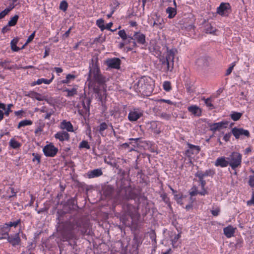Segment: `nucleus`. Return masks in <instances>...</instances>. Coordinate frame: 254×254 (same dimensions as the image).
<instances>
[{
	"label": "nucleus",
	"mask_w": 254,
	"mask_h": 254,
	"mask_svg": "<svg viewBox=\"0 0 254 254\" xmlns=\"http://www.w3.org/2000/svg\"><path fill=\"white\" fill-rule=\"evenodd\" d=\"M201 100L204 102L206 106L210 109L212 110L214 108V106L212 103V99L211 98H205V97L202 98Z\"/></svg>",
	"instance_id": "obj_31"
},
{
	"label": "nucleus",
	"mask_w": 254,
	"mask_h": 254,
	"mask_svg": "<svg viewBox=\"0 0 254 254\" xmlns=\"http://www.w3.org/2000/svg\"><path fill=\"white\" fill-rule=\"evenodd\" d=\"M25 96L39 101H41L44 100V97L41 94L34 91H30L26 94Z\"/></svg>",
	"instance_id": "obj_26"
},
{
	"label": "nucleus",
	"mask_w": 254,
	"mask_h": 254,
	"mask_svg": "<svg viewBox=\"0 0 254 254\" xmlns=\"http://www.w3.org/2000/svg\"><path fill=\"white\" fill-rule=\"evenodd\" d=\"M229 165L232 170L236 171L237 168L241 167L242 161V155L238 152H232L227 157ZM234 174L237 175L236 171Z\"/></svg>",
	"instance_id": "obj_5"
},
{
	"label": "nucleus",
	"mask_w": 254,
	"mask_h": 254,
	"mask_svg": "<svg viewBox=\"0 0 254 254\" xmlns=\"http://www.w3.org/2000/svg\"><path fill=\"white\" fill-rule=\"evenodd\" d=\"M177 53L176 48H166V55L164 59L160 60L161 62V70L162 71L167 72L172 71L174 68V57Z\"/></svg>",
	"instance_id": "obj_4"
},
{
	"label": "nucleus",
	"mask_w": 254,
	"mask_h": 254,
	"mask_svg": "<svg viewBox=\"0 0 254 254\" xmlns=\"http://www.w3.org/2000/svg\"><path fill=\"white\" fill-rule=\"evenodd\" d=\"M198 178L199 179V182L201 185V189H205L204 187L206 184V181L203 178Z\"/></svg>",
	"instance_id": "obj_59"
},
{
	"label": "nucleus",
	"mask_w": 254,
	"mask_h": 254,
	"mask_svg": "<svg viewBox=\"0 0 254 254\" xmlns=\"http://www.w3.org/2000/svg\"><path fill=\"white\" fill-rule=\"evenodd\" d=\"M103 175V172L101 168L94 169L88 171L87 173V178L89 179H92L94 178L99 177Z\"/></svg>",
	"instance_id": "obj_17"
},
{
	"label": "nucleus",
	"mask_w": 254,
	"mask_h": 254,
	"mask_svg": "<svg viewBox=\"0 0 254 254\" xmlns=\"http://www.w3.org/2000/svg\"><path fill=\"white\" fill-rule=\"evenodd\" d=\"M92 63L90 64L89 76L95 82L102 84L106 82V78L101 73L98 59H92Z\"/></svg>",
	"instance_id": "obj_2"
},
{
	"label": "nucleus",
	"mask_w": 254,
	"mask_h": 254,
	"mask_svg": "<svg viewBox=\"0 0 254 254\" xmlns=\"http://www.w3.org/2000/svg\"><path fill=\"white\" fill-rule=\"evenodd\" d=\"M18 43L17 39H13L10 42L11 49L13 51L17 52L20 50V48L16 46Z\"/></svg>",
	"instance_id": "obj_34"
},
{
	"label": "nucleus",
	"mask_w": 254,
	"mask_h": 254,
	"mask_svg": "<svg viewBox=\"0 0 254 254\" xmlns=\"http://www.w3.org/2000/svg\"><path fill=\"white\" fill-rule=\"evenodd\" d=\"M128 43L129 46H126L127 52L132 51L138 47V44L140 45H145L146 43V36L140 31L134 32L132 36H128Z\"/></svg>",
	"instance_id": "obj_3"
},
{
	"label": "nucleus",
	"mask_w": 254,
	"mask_h": 254,
	"mask_svg": "<svg viewBox=\"0 0 254 254\" xmlns=\"http://www.w3.org/2000/svg\"><path fill=\"white\" fill-rule=\"evenodd\" d=\"M174 4L175 7H168L166 10V13L168 14V17L169 19L174 18L177 14L176 2L175 0H174Z\"/></svg>",
	"instance_id": "obj_24"
},
{
	"label": "nucleus",
	"mask_w": 254,
	"mask_h": 254,
	"mask_svg": "<svg viewBox=\"0 0 254 254\" xmlns=\"http://www.w3.org/2000/svg\"><path fill=\"white\" fill-rule=\"evenodd\" d=\"M36 31H34L28 38L27 39L25 45H27L30 43L32 40L34 39L35 36Z\"/></svg>",
	"instance_id": "obj_50"
},
{
	"label": "nucleus",
	"mask_w": 254,
	"mask_h": 254,
	"mask_svg": "<svg viewBox=\"0 0 254 254\" xmlns=\"http://www.w3.org/2000/svg\"><path fill=\"white\" fill-rule=\"evenodd\" d=\"M188 149L185 152V154L188 157H191L192 155L197 154L200 151V147L197 145H194L190 143H187Z\"/></svg>",
	"instance_id": "obj_9"
},
{
	"label": "nucleus",
	"mask_w": 254,
	"mask_h": 254,
	"mask_svg": "<svg viewBox=\"0 0 254 254\" xmlns=\"http://www.w3.org/2000/svg\"><path fill=\"white\" fill-rule=\"evenodd\" d=\"M220 211V208L218 207H216L214 209L211 211V214L214 216H217L219 215Z\"/></svg>",
	"instance_id": "obj_54"
},
{
	"label": "nucleus",
	"mask_w": 254,
	"mask_h": 254,
	"mask_svg": "<svg viewBox=\"0 0 254 254\" xmlns=\"http://www.w3.org/2000/svg\"><path fill=\"white\" fill-rule=\"evenodd\" d=\"M188 110L195 116L200 117L201 115V110L196 105L189 106L188 108Z\"/></svg>",
	"instance_id": "obj_21"
},
{
	"label": "nucleus",
	"mask_w": 254,
	"mask_h": 254,
	"mask_svg": "<svg viewBox=\"0 0 254 254\" xmlns=\"http://www.w3.org/2000/svg\"><path fill=\"white\" fill-rule=\"evenodd\" d=\"M163 88L166 92H169L172 90V86L170 81H165L163 83Z\"/></svg>",
	"instance_id": "obj_36"
},
{
	"label": "nucleus",
	"mask_w": 254,
	"mask_h": 254,
	"mask_svg": "<svg viewBox=\"0 0 254 254\" xmlns=\"http://www.w3.org/2000/svg\"><path fill=\"white\" fill-rule=\"evenodd\" d=\"M236 64H235V63L234 62V63H232L231 64V65L230 66V67L227 69L226 70V74L225 75H230L232 71V70L234 68V67L235 66Z\"/></svg>",
	"instance_id": "obj_51"
},
{
	"label": "nucleus",
	"mask_w": 254,
	"mask_h": 254,
	"mask_svg": "<svg viewBox=\"0 0 254 254\" xmlns=\"http://www.w3.org/2000/svg\"><path fill=\"white\" fill-rule=\"evenodd\" d=\"M150 239L151 240L153 244H156V235L155 231L152 230L149 234Z\"/></svg>",
	"instance_id": "obj_48"
},
{
	"label": "nucleus",
	"mask_w": 254,
	"mask_h": 254,
	"mask_svg": "<svg viewBox=\"0 0 254 254\" xmlns=\"http://www.w3.org/2000/svg\"><path fill=\"white\" fill-rule=\"evenodd\" d=\"M205 32L207 34H214L215 29L210 24H207L205 26Z\"/></svg>",
	"instance_id": "obj_37"
},
{
	"label": "nucleus",
	"mask_w": 254,
	"mask_h": 254,
	"mask_svg": "<svg viewBox=\"0 0 254 254\" xmlns=\"http://www.w3.org/2000/svg\"><path fill=\"white\" fill-rule=\"evenodd\" d=\"M158 103H166L169 105H173V103L170 100L160 99L156 101Z\"/></svg>",
	"instance_id": "obj_55"
},
{
	"label": "nucleus",
	"mask_w": 254,
	"mask_h": 254,
	"mask_svg": "<svg viewBox=\"0 0 254 254\" xmlns=\"http://www.w3.org/2000/svg\"><path fill=\"white\" fill-rule=\"evenodd\" d=\"M123 209L125 213L130 217L132 221L138 219L139 214L137 210L133 205L128 203L125 204L123 206Z\"/></svg>",
	"instance_id": "obj_6"
},
{
	"label": "nucleus",
	"mask_w": 254,
	"mask_h": 254,
	"mask_svg": "<svg viewBox=\"0 0 254 254\" xmlns=\"http://www.w3.org/2000/svg\"><path fill=\"white\" fill-rule=\"evenodd\" d=\"M78 86L76 85H73L71 89H68L66 87L63 89V92H66V97H73L77 94Z\"/></svg>",
	"instance_id": "obj_22"
},
{
	"label": "nucleus",
	"mask_w": 254,
	"mask_h": 254,
	"mask_svg": "<svg viewBox=\"0 0 254 254\" xmlns=\"http://www.w3.org/2000/svg\"><path fill=\"white\" fill-rule=\"evenodd\" d=\"M231 137V133H226L224 135L223 137V140H224L226 142H228L230 140Z\"/></svg>",
	"instance_id": "obj_61"
},
{
	"label": "nucleus",
	"mask_w": 254,
	"mask_h": 254,
	"mask_svg": "<svg viewBox=\"0 0 254 254\" xmlns=\"http://www.w3.org/2000/svg\"><path fill=\"white\" fill-rule=\"evenodd\" d=\"M104 162L113 167L116 168V169H118L119 168V165L116 162H112L111 161H108L106 158H104Z\"/></svg>",
	"instance_id": "obj_49"
},
{
	"label": "nucleus",
	"mask_w": 254,
	"mask_h": 254,
	"mask_svg": "<svg viewBox=\"0 0 254 254\" xmlns=\"http://www.w3.org/2000/svg\"><path fill=\"white\" fill-rule=\"evenodd\" d=\"M243 242H244L242 238L237 239L236 241V243L235 244L236 248H242L243 246Z\"/></svg>",
	"instance_id": "obj_52"
},
{
	"label": "nucleus",
	"mask_w": 254,
	"mask_h": 254,
	"mask_svg": "<svg viewBox=\"0 0 254 254\" xmlns=\"http://www.w3.org/2000/svg\"><path fill=\"white\" fill-rule=\"evenodd\" d=\"M76 76L75 75L68 74L66 75L64 79L61 80L58 83V85L62 84H69L71 81L74 80Z\"/></svg>",
	"instance_id": "obj_29"
},
{
	"label": "nucleus",
	"mask_w": 254,
	"mask_h": 254,
	"mask_svg": "<svg viewBox=\"0 0 254 254\" xmlns=\"http://www.w3.org/2000/svg\"><path fill=\"white\" fill-rule=\"evenodd\" d=\"M248 184L251 187H254V176L251 175L249 177Z\"/></svg>",
	"instance_id": "obj_56"
},
{
	"label": "nucleus",
	"mask_w": 254,
	"mask_h": 254,
	"mask_svg": "<svg viewBox=\"0 0 254 254\" xmlns=\"http://www.w3.org/2000/svg\"><path fill=\"white\" fill-rule=\"evenodd\" d=\"M32 156H34L32 161L35 162L36 161L37 162V164H40L41 162V155L38 153H33Z\"/></svg>",
	"instance_id": "obj_47"
},
{
	"label": "nucleus",
	"mask_w": 254,
	"mask_h": 254,
	"mask_svg": "<svg viewBox=\"0 0 254 254\" xmlns=\"http://www.w3.org/2000/svg\"><path fill=\"white\" fill-rule=\"evenodd\" d=\"M9 190H10L11 192V195L9 196V197L16 196L17 192L15 191L14 189L13 188L10 187L9 188Z\"/></svg>",
	"instance_id": "obj_62"
},
{
	"label": "nucleus",
	"mask_w": 254,
	"mask_h": 254,
	"mask_svg": "<svg viewBox=\"0 0 254 254\" xmlns=\"http://www.w3.org/2000/svg\"><path fill=\"white\" fill-rule=\"evenodd\" d=\"M88 224L82 219L71 216L68 220L62 222L59 227L64 239L66 241L73 239L75 237V231H80L84 235L87 231Z\"/></svg>",
	"instance_id": "obj_1"
},
{
	"label": "nucleus",
	"mask_w": 254,
	"mask_h": 254,
	"mask_svg": "<svg viewBox=\"0 0 254 254\" xmlns=\"http://www.w3.org/2000/svg\"><path fill=\"white\" fill-rule=\"evenodd\" d=\"M231 6L228 2H221L217 8V13L221 16H224L228 12V10H231Z\"/></svg>",
	"instance_id": "obj_12"
},
{
	"label": "nucleus",
	"mask_w": 254,
	"mask_h": 254,
	"mask_svg": "<svg viewBox=\"0 0 254 254\" xmlns=\"http://www.w3.org/2000/svg\"><path fill=\"white\" fill-rule=\"evenodd\" d=\"M247 203L248 205L254 204V192H253L251 199L248 201Z\"/></svg>",
	"instance_id": "obj_64"
},
{
	"label": "nucleus",
	"mask_w": 254,
	"mask_h": 254,
	"mask_svg": "<svg viewBox=\"0 0 254 254\" xmlns=\"http://www.w3.org/2000/svg\"><path fill=\"white\" fill-rule=\"evenodd\" d=\"M33 122L32 121L29 120H24L21 121L18 125L17 128H20L22 127H24L27 126H30L32 125Z\"/></svg>",
	"instance_id": "obj_32"
},
{
	"label": "nucleus",
	"mask_w": 254,
	"mask_h": 254,
	"mask_svg": "<svg viewBox=\"0 0 254 254\" xmlns=\"http://www.w3.org/2000/svg\"><path fill=\"white\" fill-rule=\"evenodd\" d=\"M54 137L60 141L64 142V141H68L69 140L70 135L67 132L62 130L57 132L54 135Z\"/></svg>",
	"instance_id": "obj_14"
},
{
	"label": "nucleus",
	"mask_w": 254,
	"mask_h": 254,
	"mask_svg": "<svg viewBox=\"0 0 254 254\" xmlns=\"http://www.w3.org/2000/svg\"><path fill=\"white\" fill-rule=\"evenodd\" d=\"M13 106V105L12 104H9L7 105V107L6 109H5L6 110H5V112L4 113V115L6 116H8L10 113L12 112V110H11V108Z\"/></svg>",
	"instance_id": "obj_53"
},
{
	"label": "nucleus",
	"mask_w": 254,
	"mask_h": 254,
	"mask_svg": "<svg viewBox=\"0 0 254 254\" xmlns=\"http://www.w3.org/2000/svg\"><path fill=\"white\" fill-rule=\"evenodd\" d=\"M60 127L63 130H66V132H73L74 129L72 124L69 121L63 120L60 124Z\"/></svg>",
	"instance_id": "obj_15"
},
{
	"label": "nucleus",
	"mask_w": 254,
	"mask_h": 254,
	"mask_svg": "<svg viewBox=\"0 0 254 254\" xmlns=\"http://www.w3.org/2000/svg\"><path fill=\"white\" fill-rule=\"evenodd\" d=\"M231 133L236 139H239L242 135H244L249 137L250 135L249 130L244 129L242 128H237L236 127L232 129Z\"/></svg>",
	"instance_id": "obj_11"
},
{
	"label": "nucleus",
	"mask_w": 254,
	"mask_h": 254,
	"mask_svg": "<svg viewBox=\"0 0 254 254\" xmlns=\"http://www.w3.org/2000/svg\"><path fill=\"white\" fill-rule=\"evenodd\" d=\"M145 77H141L137 82L136 84L137 89L139 91V92H144L145 90L147 89V85L145 83Z\"/></svg>",
	"instance_id": "obj_23"
},
{
	"label": "nucleus",
	"mask_w": 254,
	"mask_h": 254,
	"mask_svg": "<svg viewBox=\"0 0 254 254\" xmlns=\"http://www.w3.org/2000/svg\"><path fill=\"white\" fill-rule=\"evenodd\" d=\"M21 220L19 219L16 221L14 222H10L8 223H5L6 226L8 227V228L10 227H16L18 224H20Z\"/></svg>",
	"instance_id": "obj_41"
},
{
	"label": "nucleus",
	"mask_w": 254,
	"mask_h": 254,
	"mask_svg": "<svg viewBox=\"0 0 254 254\" xmlns=\"http://www.w3.org/2000/svg\"><path fill=\"white\" fill-rule=\"evenodd\" d=\"M9 11L10 10L9 9L6 8L0 12V19L4 17V16L9 12Z\"/></svg>",
	"instance_id": "obj_57"
},
{
	"label": "nucleus",
	"mask_w": 254,
	"mask_h": 254,
	"mask_svg": "<svg viewBox=\"0 0 254 254\" xmlns=\"http://www.w3.org/2000/svg\"><path fill=\"white\" fill-rule=\"evenodd\" d=\"M10 231V228H8L7 226H6V224H4L0 228V235L3 236V237L0 238V240L3 239H6L9 236V232Z\"/></svg>",
	"instance_id": "obj_27"
},
{
	"label": "nucleus",
	"mask_w": 254,
	"mask_h": 254,
	"mask_svg": "<svg viewBox=\"0 0 254 254\" xmlns=\"http://www.w3.org/2000/svg\"><path fill=\"white\" fill-rule=\"evenodd\" d=\"M214 165L216 167H226L229 165L228 160L224 156L218 157L216 159Z\"/></svg>",
	"instance_id": "obj_16"
},
{
	"label": "nucleus",
	"mask_w": 254,
	"mask_h": 254,
	"mask_svg": "<svg viewBox=\"0 0 254 254\" xmlns=\"http://www.w3.org/2000/svg\"><path fill=\"white\" fill-rule=\"evenodd\" d=\"M215 172L213 170L208 169L205 172L197 171L195 176L197 178H201L204 179V177L207 176H212L214 175Z\"/></svg>",
	"instance_id": "obj_19"
},
{
	"label": "nucleus",
	"mask_w": 254,
	"mask_h": 254,
	"mask_svg": "<svg viewBox=\"0 0 254 254\" xmlns=\"http://www.w3.org/2000/svg\"><path fill=\"white\" fill-rule=\"evenodd\" d=\"M90 100L89 99H87V101H86V104H85V103H84V102H83L82 103V106H83V107L84 108V109L85 110V111L86 112H89V110H90Z\"/></svg>",
	"instance_id": "obj_46"
},
{
	"label": "nucleus",
	"mask_w": 254,
	"mask_h": 254,
	"mask_svg": "<svg viewBox=\"0 0 254 254\" xmlns=\"http://www.w3.org/2000/svg\"><path fill=\"white\" fill-rule=\"evenodd\" d=\"M190 195L191 196H194L198 194V191L197 190V187L196 186H193L190 190Z\"/></svg>",
	"instance_id": "obj_45"
},
{
	"label": "nucleus",
	"mask_w": 254,
	"mask_h": 254,
	"mask_svg": "<svg viewBox=\"0 0 254 254\" xmlns=\"http://www.w3.org/2000/svg\"><path fill=\"white\" fill-rule=\"evenodd\" d=\"M227 125L226 122H221L219 123H214L211 126V129L214 131L219 130L223 127H226L225 125Z\"/></svg>",
	"instance_id": "obj_28"
},
{
	"label": "nucleus",
	"mask_w": 254,
	"mask_h": 254,
	"mask_svg": "<svg viewBox=\"0 0 254 254\" xmlns=\"http://www.w3.org/2000/svg\"><path fill=\"white\" fill-rule=\"evenodd\" d=\"M106 64L109 68L119 69L120 68L121 61L118 58L108 59L106 61Z\"/></svg>",
	"instance_id": "obj_10"
},
{
	"label": "nucleus",
	"mask_w": 254,
	"mask_h": 254,
	"mask_svg": "<svg viewBox=\"0 0 254 254\" xmlns=\"http://www.w3.org/2000/svg\"><path fill=\"white\" fill-rule=\"evenodd\" d=\"M54 112L53 111L47 112L46 114L45 115L44 117L45 119L50 120L52 115L53 114Z\"/></svg>",
	"instance_id": "obj_63"
},
{
	"label": "nucleus",
	"mask_w": 254,
	"mask_h": 254,
	"mask_svg": "<svg viewBox=\"0 0 254 254\" xmlns=\"http://www.w3.org/2000/svg\"><path fill=\"white\" fill-rule=\"evenodd\" d=\"M161 117L163 119H165L167 120L170 119L171 116L166 113H162L161 114Z\"/></svg>",
	"instance_id": "obj_60"
},
{
	"label": "nucleus",
	"mask_w": 254,
	"mask_h": 254,
	"mask_svg": "<svg viewBox=\"0 0 254 254\" xmlns=\"http://www.w3.org/2000/svg\"><path fill=\"white\" fill-rule=\"evenodd\" d=\"M7 242L10 243L13 247L20 245L21 240L20 239L19 233H17L14 235H11L6 238Z\"/></svg>",
	"instance_id": "obj_13"
},
{
	"label": "nucleus",
	"mask_w": 254,
	"mask_h": 254,
	"mask_svg": "<svg viewBox=\"0 0 254 254\" xmlns=\"http://www.w3.org/2000/svg\"><path fill=\"white\" fill-rule=\"evenodd\" d=\"M96 25L100 28L101 31L105 30L104 20L99 19L96 21Z\"/></svg>",
	"instance_id": "obj_43"
},
{
	"label": "nucleus",
	"mask_w": 254,
	"mask_h": 254,
	"mask_svg": "<svg viewBox=\"0 0 254 254\" xmlns=\"http://www.w3.org/2000/svg\"><path fill=\"white\" fill-rule=\"evenodd\" d=\"M68 7V3L65 0H63L60 4V9L65 11Z\"/></svg>",
	"instance_id": "obj_44"
},
{
	"label": "nucleus",
	"mask_w": 254,
	"mask_h": 254,
	"mask_svg": "<svg viewBox=\"0 0 254 254\" xmlns=\"http://www.w3.org/2000/svg\"><path fill=\"white\" fill-rule=\"evenodd\" d=\"M118 35L123 41L127 40L128 36H127L125 30H121L118 32Z\"/></svg>",
	"instance_id": "obj_40"
},
{
	"label": "nucleus",
	"mask_w": 254,
	"mask_h": 254,
	"mask_svg": "<svg viewBox=\"0 0 254 254\" xmlns=\"http://www.w3.org/2000/svg\"><path fill=\"white\" fill-rule=\"evenodd\" d=\"M108 125L105 122L101 123L98 127V131L99 133L103 136H104L103 131L108 128Z\"/></svg>",
	"instance_id": "obj_33"
},
{
	"label": "nucleus",
	"mask_w": 254,
	"mask_h": 254,
	"mask_svg": "<svg viewBox=\"0 0 254 254\" xmlns=\"http://www.w3.org/2000/svg\"><path fill=\"white\" fill-rule=\"evenodd\" d=\"M43 151L46 157H53L57 154L58 149L52 143H50L43 147Z\"/></svg>",
	"instance_id": "obj_7"
},
{
	"label": "nucleus",
	"mask_w": 254,
	"mask_h": 254,
	"mask_svg": "<svg viewBox=\"0 0 254 254\" xmlns=\"http://www.w3.org/2000/svg\"><path fill=\"white\" fill-rule=\"evenodd\" d=\"M19 16L17 15H15L13 17L10 18V20L8 22V26H15L18 21Z\"/></svg>",
	"instance_id": "obj_35"
},
{
	"label": "nucleus",
	"mask_w": 254,
	"mask_h": 254,
	"mask_svg": "<svg viewBox=\"0 0 254 254\" xmlns=\"http://www.w3.org/2000/svg\"><path fill=\"white\" fill-rule=\"evenodd\" d=\"M9 144L10 147L13 149L19 148L21 146V144L13 138L10 139Z\"/></svg>",
	"instance_id": "obj_30"
},
{
	"label": "nucleus",
	"mask_w": 254,
	"mask_h": 254,
	"mask_svg": "<svg viewBox=\"0 0 254 254\" xmlns=\"http://www.w3.org/2000/svg\"><path fill=\"white\" fill-rule=\"evenodd\" d=\"M161 197L162 199V200L166 203H169V198L167 196V195L166 193H164L161 194Z\"/></svg>",
	"instance_id": "obj_58"
},
{
	"label": "nucleus",
	"mask_w": 254,
	"mask_h": 254,
	"mask_svg": "<svg viewBox=\"0 0 254 254\" xmlns=\"http://www.w3.org/2000/svg\"><path fill=\"white\" fill-rule=\"evenodd\" d=\"M242 115V114L240 113L234 112L231 115V118L233 121H237L240 119Z\"/></svg>",
	"instance_id": "obj_42"
},
{
	"label": "nucleus",
	"mask_w": 254,
	"mask_h": 254,
	"mask_svg": "<svg viewBox=\"0 0 254 254\" xmlns=\"http://www.w3.org/2000/svg\"><path fill=\"white\" fill-rule=\"evenodd\" d=\"M181 233H179L177 235H175L174 237L172 239V245L173 246V248H177L178 245L177 244V242L178 240L181 238Z\"/></svg>",
	"instance_id": "obj_38"
},
{
	"label": "nucleus",
	"mask_w": 254,
	"mask_h": 254,
	"mask_svg": "<svg viewBox=\"0 0 254 254\" xmlns=\"http://www.w3.org/2000/svg\"><path fill=\"white\" fill-rule=\"evenodd\" d=\"M55 78V76L53 73H52V77L50 79H47L45 78H39L37 79L36 81H35L31 83V86H34L36 85H40L42 83H44L46 84H50Z\"/></svg>",
	"instance_id": "obj_18"
},
{
	"label": "nucleus",
	"mask_w": 254,
	"mask_h": 254,
	"mask_svg": "<svg viewBox=\"0 0 254 254\" xmlns=\"http://www.w3.org/2000/svg\"><path fill=\"white\" fill-rule=\"evenodd\" d=\"M143 115V111L139 108H134L130 111L128 115V120L131 122H135Z\"/></svg>",
	"instance_id": "obj_8"
},
{
	"label": "nucleus",
	"mask_w": 254,
	"mask_h": 254,
	"mask_svg": "<svg viewBox=\"0 0 254 254\" xmlns=\"http://www.w3.org/2000/svg\"><path fill=\"white\" fill-rule=\"evenodd\" d=\"M235 229L236 228H234L231 225H229L223 229L224 234L228 238H231L234 236Z\"/></svg>",
	"instance_id": "obj_25"
},
{
	"label": "nucleus",
	"mask_w": 254,
	"mask_h": 254,
	"mask_svg": "<svg viewBox=\"0 0 254 254\" xmlns=\"http://www.w3.org/2000/svg\"><path fill=\"white\" fill-rule=\"evenodd\" d=\"M79 148H86L87 149H89L90 148V145L88 143V142L86 140H82L79 145Z\"/></svg>",
	"instance_id": "obj_39"
},
{
	"label": "nucleus",
	"mask_w": 254,
	"mask_h": 254,
	"mask_svg": "<svg viewBox=\"0 0 254 254\" xmlns=\"http://www.w3.org/2000/svg\"><path fill=\"white\" fill-rule=\"evenodd\" d=\"M114 192V188L111 185H107L103 189V194L107 198H111Z\"/></svg>",
	"instance_id": "obj_20"
}]
</instances>
